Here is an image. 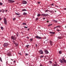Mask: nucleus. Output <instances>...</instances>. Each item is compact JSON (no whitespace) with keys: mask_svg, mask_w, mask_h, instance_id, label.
<instances>
[{"mask_svg":"<svg viewBox=\"0 0 66 66\" xmlns=\"http://www.w3.org/2000/svg\"><path fill=\"white\" fill-rule=\"evenodd\" d=\"M59 61L62 64V63H66V60L65 59V58L63 57L62 59L61 60L60 59L59 60Z\"/></svg>","mask_w":66,"mask_h":66,"instance_id":"1","label":"nucleus"},{"mask_svg":"<svg viewBox=\"0 0 66 66\" xmlns=\"http://www.w3.org/2000/svg\"><path fill=\"white\" fill-rule=\"evenodd\" d=\"M11 38L12 39H13V40H16V36L15 35L12 36L11 37Z\"/></svg>","mask_w":66,"mask_h":66,"instance_id":"2","label":"nucleus"},{"mask_svg":"<svg viewBox=\"0 0 66 66\" xmlns=\"http://www.w3.org/2000/svg\"><path fill=\"white\" fill-rule=\"evenodd\" d=\"M4 24H5V25L7 24V21L6 19L5 18H4Z\"/></svg>","mask_w":66,"mask_h":66,"instance_id":"3","label":"nucleus"},{"mask_svg":"<svg viewBox=\"0 0 66 66\" xmlns=\"http://www.w3.org/2000/svg\"><path fill=\"white\" fill-rule=\"evenodd\" d=\"M22 3L23 4H25L27 3V2L25 1H23L22 2Z\"/></svg>","mask_w":66,"mask_h":66,"instance_id":"4","label":"nucleus"},{"mask_svg":"<svg viewBox=\"0 0 66 66\" xmlns=\"http://www.w3.org/2000/svg\"><path fill=\"white\" fill-rule=\"evenodd\" d=\"M42 15H43V16L44 17H46L48 16H49V15L48 14H42Z\"/></svg>","mask_w":66,"mask_h":66,"instance_id":"5","label":"nucleus"},{"mask_svg":"<svg viewBox=\"0 0 66 66\" xmlns=\"http://www.w3.org/2000/svg\"><path fill=\"white\" fill-rule=\"evenodd\" d=\"M50 43L51 46H52V45H53V42L51 40L50 41Z\"/></svg>","mask_w":66,"mask_h":66,"instance_id":"6","label":"nucleus"},{"mask_svg":"<svg viewBox=\"0 0 66 66\" xmlns=\"http://www.w3.org/2000/svg\"><path fill=\"white\" fill-rule=\"evenodd\" d=\"M9 44L7 43H5L4 44V46L5 47H6L8 46Z\"/></svg>","mask_w":66,"mask_h":66,"instance_id":"7","label":"nucleus"},{"mask_svg":"<svg viewBox=\"0 0 66 66\" xmlns=\"http://www.w3.org/2000/svg\"><path fill=\"white\" fill-rule=\"evenodd\" d=\"M55 64H54V66H60L58 64H57L56 62H55Z\"/></svg>","mask_w":66,"mask_h":66,"instance_id":"8","label":"nucleus"},{"mask_svg":"<svg viewBox=\"0 0 66 66\" xmlns=\"http://www.w3.org/2000/svg\"><path fill=\"white\" fill-rule=\"evenodd\" d=\"M36 38H38V39H42V37L39 36H35Z\"/></svg>","mask_w":66,"mask_h":66,"instance_id":"9","label":"nucleus"},{"mask_svg":"<svg viewBox=\"0 0 66 66\" xmlns=\"http://www.w3.org/2000/svg\"><path fill=\"white\" fill-rule=\"evenodd\" d=\"M8 1L11 3H14V2H15V1H12V0H8Z\"/></svg>","mask_w":66,"mask_h":66,"instance_id":"10","label":"nucleus"},{"mask_svg":"<svg viewBox=\"0 0 66 66\" xmlns=\"http://www.w3.org/2000/svg\"><path fill=\"white\" fill-rule=\"evenodd\" d=\"M39 52L41 54H43V51L42 50H40L39 51Z\"/></svg>","mask_w":66,"mask_h":66,"instance_id":"11","label":"nucleus"},{"mask_svg":"<svg viewBox=\"0 0 66 66\" xmlns=\"http://www.w3.org/2000/svg\"><path fill=\"white\" fill-rule=\"evenodd\" d=\"M45 52L46 54H48L49 53V52L47 50H45Z\"/></svg>","mask_w":66,"mask_h":66,"instance_id":"12","label":"nucleus"},{"mask_svg":"<svg viewBox=\"0 0 66 66\" xmlns=\"http://www.w3.org/2000/svg\"><path fill=\"white\" fill-rule=\"evenodd\" d=\"M50 34H52L53 35H54V34H55V32L50 31Z\"/></svg>","mask_w":66,"mask_h":66,"instance_id":"13","label":"nucleus"},{"mask_svg":"<svg viewBox=\"0 0 66 66\" xmlns=\"http://www.w3.org/2000/svg\"><path fill=\"white\" fill-rule=\"evenodd\" d=\"M58 38H59V39H62V36H59L58 37Z\"/></svg>","mask_w":66,"mask_h":66,"instance_id":"14","label":"nucleus"},{"mask_svg":"<svg viewBox=\"0 0 66 66\" xmlns=\"http://www.w3.org/2000/svg\"><path fill=\"white\" fill-rule=\"evenodd\" d=\"M23 15H27V13L25 12H24L23 13Z\"/></svg>","mask_w":66,"mask_h":66,"instance_id":"15","label":"nucleus"},{"mask_svg":"<svg viewBox=\"0 0 66 66\" xmlns=\"http://www.w3.org/2000/svg\"><path fill=\"white\" fill-rule=\"evenodd\" d=\"M22 25H25V26H26L27 25V23H22Z\"/></svg>","mask_w":66,"mask_h":66,"instance_id":"16","label":"nucleus"},{"mask_svg":"<svg viewBox=\"0 0 66 66\" xmlns=\"http://www.w3.org/2000/svg\"><path fill=\"white\" fill-rule=\"evenodd\" d=\"M30 46V45H27L26 46V47L27 48H29V46Z\"/></svg>","mask_w":66,"mask_h":66,"instance_id":"17","label":"nucleus"},{"mask_svg":"<svg viewBox=\"0 0 66 66\" xmlns=\"http://www.w3.org/2000/svg\"><path fill=\"white\" fill-rule=\"evenodd\" d=\"M22 11H23H23H27V10L26 9H22Z\"/></svg>","mask_w":66,"mask_h":66,"instance_id":"18","label":"nucleus"},{"mask_svg":"<svg viewBox=\"0 0 66 66\" xmlns=\"http://www.w3.org/2000/svg\"><path fill=\"white\" fill-rule=\"evenodd\" d=\"M14 44H15V45H16V46H18V44L17 43L15 42Z\"/></svg>","mask_w":66,"mask_h":66,"instance_id":"19","label":"nucleus"},{"mask_svg":"<svg viewBox=\"0 0 66 66\" xmlns=\"http://www.w3.org/2000/svg\"><path fill=\"white\" fill-rule=\"evenodd\" d=\"M44 57V55H41L40 56V58H42V57Z\"/></svg>","mask_w":66,"mask_h":66,"instance_id":"20","label":"nucleus"},{"mask_svg":"<svg viewBox=\"0 0 66 66\" xmlns=\"http://www.w3.org/2000/svg\"><path fill=\"white\" fill-rule=\"evenodd\" d=\"M15 14L16 15H20V14L18 13H15Z\"/></svg>","mask_w":66,"mask_h":66,"instance_id":"21","label":"nucleus"},{"mask_svg":"<svg viewBox=\"0 0 66 66\" xmlns=\"http://www.w3.org/2000/svg\"><path fill=\"white\" fill-rule=\"evenodd\" d=\"M0 61L1 62H2V58H1V57H0Z\"/></svg>","mask_w":66,"mask_h":66,"instance_id":"22","label":"nucleus"},{"mask_svg":"<svg viewBox=\"0 0 66 66\" xmlns=\"http://www.w3.org/2000/svg\"><path fill=\"white\" fill-rule=\"evenodd\" d=\"M40 16V14H38L37 15V16L38 17H39V16Z\"/></svg>","mask_w":66,"mask_h":66,"instance_id":"23","label":"nucleus"},{"mask_svg":"<svg viewBox=\"0 0 66 66\" xmlns=\"http://www.w3.org/2000/svg\"><path fill=\"white\" fill-rule=\"evenodd\" d=\"M52 24H49V25L48 26V27H50V26H52Z\"/></svg>","mask_w":66,"mask_h":66,"instance_id":"24","label":"nucleus"},{"mask_svg":"<svg viewBox=\"0 0 66 66\" xmlns=\"http://www.w3.org/2000/svg\"><path fill=\"white\" fill-rule=\"evenodd\" d=\"M30 41L31 42H32V41H33V39H32V38L30 39Z\"/></svg>","mask_w":66,"mask_h":66,"instance_id":"25","label":"nucleus"},{"mask_svg":"<svg viewBox=\"0 0 66 66\" xmlns=\"http://www.w3.org/2000/svg\"><path fill=\"white\" fill-rule=\"evenodd\" d=\"M59 53L60 54H62V51H59Z\"/></svg>","mask_w":66,"mask_h":66,"instance_id":"26","label":"nucleus"},{"mask_svg":"<svg viewBox=\"0 0 66 66\" xmlns=\"http://www.w3.org/2000/svg\"><path fill=\"white\" fill-rule=\"evenodd\" d=\"M3 4L2 3L0 2V5H2Z\"/></svg>","mask_w":66,"mask_h":66,"instance_id":"27","label":"nucleus"},{"mask_svg":"<svg viewBox=\"0 0 66 66\" xmlns=\"http://www.w3.org/2000/svg\"><path fill=\"white\" fill-rule=\"evenodd\" d=\"M38 20V18H37L36 19V21H37V20Z\"/></svg>","mask_w":66,"mask_h":66,"instance_id":"28","label":"nucleus"},{"mask_svg":"<svg viewBox=\"0 0 66 66\" xmlns=\"http://www.w3.org/2000/svg\"><path fill=\"white\" fill-rule=\"evenodd\" d=\"M2 13H4V10H3V9H2Z\"/></svg>","mask_w":66,"mask_h":66,"instance_id":"29","label":"nucleus"},{"mask_svg":"<svg viewBox=\"0 0 66 66\" xmlns=\"http://www.w3.org/2000/svg\"><path fill=\"white\" fill-rule=\"evenodd\" d=\"M56 28H61V27L60 26H56Z\"/></svg>","mask_w":66,"mask_h":66,"instance_id":"30","label":"nucleus"},{"mask_svg":"<svg viewBox=\"0 0 66 66\" xmlns=\"http://www.w3.org/2000/svg\"><path fill=\"white\" fill-rule=\"evenodd\" d=\"M19 34V33H18V32H17V34H16V35H17V36H18Z\"/></svg>","mask_w":66,"mask_h":66,"instance_id":"31","label":"nucleus"},{"mask_svg":"<svg viewBox=\"0 0 66 66\" xmlns=\"http://www.w3.org/2000/svg\"><path fill=\"white\" fill-rule=\"evenodd\" d=\"M1 29H2V30H3L4 29L3 27H1Z\"/></svg>","mask_w":66,"mask_h":66,"instance_id":"32","label":"nucleus"},{"mask_svg":"<svg viewBox=\"0 0 66 66\" xmlns=\"http://www.w3.org/2000/svg\"><path fill=\"white\" fill-rule=\"evenodd\" d=\"M26 54H25V55H26V56H27V55H28V54L27 53H25Z\"/></svg>","mask_w":66,"mask_h":66,"instance_id":"33","label":"nucleus"},{"mask_svg":"<svg viewBox=\"0 0 66 66\" xmlns=\"http://www.w3.org/2000/svg\"><path fill=\"white\" fill-rule=\"evenodd\" d=\"M24 28H26V29H28V27L25 26L24 27Z\"/></svg>","mask_w":66,"mask_h":66,"instance_id":"34","label":"nucleus"},{"mask_svg":"<svg viewBox=\"0 0 66 66\" xmlns=\"http://www.w3.org/2000/svg\"><path fill=\"white\" fill-rule=\"evenodd\" d=\"M57 31L58 32H59V31H61V30H59V29H57Z\"/></svg>","mask_w":66,"mask_h":66,"instance_id":"35","label":"nucleus"},{"mask_svg":"<svg viewBox=\"0 0 66 66\" xmlns=\"http://www.w3.org/2000/svg\"><path fill=\"white\" fill-rule=\"evenodd\" d=\"M12 42L13 43H14V44L15 43V42L14 41V40H13L12 41Z\"/></svg>","mask_w":66,"mask_h":66,"instance_id":"36","label":"nucleus"},{"mask_svg":"<svg viewBox=\"0 0 66 66\" xmlns=\"http://www.w3.org/2000/svg\"><path fill=\"white\" fill-rule=\"evenodd\" d=\"M50 64L52 63V61H50Z\"/></svg>","mask_w":66,"mask_h":66,"instance_id":"37","label":"nucleus"},{"mask_svg":"<svg viewBox=\"0 0 66 66\" xmlns=\"http://www.w3.org/2000/svg\"><path fill=\"white\" fill-rule=\"evenodd\" d=\"M45 12H48V11L47 10H45Z\"/></svg>","mask_w":66,"mask_h":66,"instance_id":"38","label":"nucleus"},{"mask_svg":"<svg viewBox=\"0 0 66 66\" xmlns=\"http://www.w3.org/2000/svg\"><path fill=\"white\" fill-rule=\"evenodd\" d=\"M55 22H56V23H57V21H55Z\"/></svg>","mask_w":66,"mask_h":66,"instance_id":"39","label":"nucleus"},{"mask_svg":"<svg viewBox=\"0 0 66 66\" xmlns=\"http://www.w3.org/2000/svg\"><path fill=\"white\" fill-rule=\"evenodd\" d=\"M35 45H36V47H37V44H36Z\"/></svg>","mask_w":66,"mask_h":66,"instance_id":"40","label":"nucleus"},{"mask_svg":"<svg viewBox=\"0 0 66 66\" xmlns=\"http://www.w3.org/2000/svg\"><path fill=\"white\" fill-rule=\"evenodd\" d=\"M43 20H45V18H43Z\"/></svg>","mask_w":66,"mask_h":66,"instance_id":"41","label":"nucleus"},{"mask_svg":"<svg viewBox=\"0 0 66 66\" xmlns=\"http://www.w3.org/2000/svg\"><path fill=\"white\" fill-rule=\"evenodd\" d=\"M15 19H16L15 18H14L13 19V20H15Z\"/></svg>","mask_w":66,"mask_h":66,"instance_id":"42","label":"nucleus"},{"mask_svg":"<svg viewBox=\"0 0 66 66\" xmlns=\"http://www.w3.org/2000/svg\"><path fill=\"white\" fill-rule=\"evenodd\" d=\"M37 3H38V4H40V2H38Z\"/></svg>","mask_w":66,"mask_h":66,"instance_id":"43","label":"nucleus"},{"mask_svg":"<svg viewBox=\"0 0 66 66\" xmlns=\"http://www.w3.org/2000/svg\"><path fill=\"white\" fill-rule=\"evenodd\" d=\"M51 5L53 6V5H54V4H51Z\"/></svg>","mask_w":66,"mask_h":66,"instance_id":"44","label":"nucleus"},{"mask_svg":"<svg viewBox=\"0 0 66 66\" xmlns=\"http://www.w3.org/2000/svg\"><path fill=\"white\" fill-rule=\"evenodd\" d=\"M14 63H15V62H16V60H14L13 61Z\"/></svg>","mask_w":66,"mask_h":66,"instance_id":"45","label":"nucleus"},{"mask_svg":"<svg viewBox=\"0 0 66 66\" xmlns=\"http://www.w3.org/2000/svg\"><path fill=\"white\" fill-rule=\"evenodd\" d=\"M40 66H43V65H42V64H40Z\"/></svg>","mask_w":66,"mask_h":66,"instance_id":"46","label":"nucleus"},{"mask_svg":"<svg viewBox=\"0 0 66 66\" xmlns=\"http://www.w3.org/2000/svg\"><path fill=\"white\" fill-rule=\"evenodd\" d=\"M27 39H28V38H29V37H27Z\"/></svg>","mask_w":66,"mask_h":66,"instance_id":"47","label":"nucleus"},{"mask_svg":"<svg viewBox=\"0 0 66 66\" xmlns=\"http://www.w3.org/2000/svg\"><path fill=\"white\" fill-rule=\"evenodd\" d=\"M2 12V10H1L0 11V12Z\"/></svg>","mask_w":66,"mask_h":66,"instance_id":"48","label":"nucleus"},{"mask_svg":"<svg viewBox=\"0 0 66 66\" xmlns=\"http://www.w3.org/2000/svg\"><path fill=\"white\" fill-rule=\"evenodd\" d=\"M56 27H55L54 28V29H55V28H56Z\"/></svg>","mask_w":66,"mask_h":66,"instance_id":"49","label":"nucleus"},{"mask_svg":"<svg viewBox=\"0 0 66 66\" xmlns=\"http://www.w3.org/2000/svg\"><path fill=\"white\" fill-rule=\"evenodd\" d=\"M47 22H49V21H47Z\"/></svg>","mask_w":66,"mask_h":66,"instance_id":"50","label":"nucleus"},{"mask_svg":"<svg viewBox=\"0 0 66 66\" xmlns=\"http://www.w3.org/2000/svg\"><path fill=\"white\" fill-rule=\"evenodd\" d=\"M29 30H30V29H27V30H28V31H29Z\"/></svg>","mask_w":66,"mask_h":66,"instance_id":"51","label":"nucleus"},{"mask_svg":"<svg viewBox=\"0 0 66 66\" xmlns=\"http://www.w3.org/2000/svg\"><path fill=\"white\" fill-rule=\"evenodd\" d=\"M64 9L65 10H66V8H65Z\"/></svg>","mask_w":66,"mask_h":66,"instance_id":"52","label":"nucleus"},{"mask_svg":"<svg viewBox=\"0 0 66 66\" xmlns=\"http://www.w3.org/2000/svg\"><path fill=\"white\" fill-rule=\"evenodd\" d=\"M44 44H45V41H44Z\"/></svg>","mask_w":66,"mask_h":66,"instance_id":"53","label":"nucleus"},{"mask_svg":"<svg viewBox=\"0 0 66 66\" xmlns=\"http://www.w3.org/2000/svg\"><path fill=\"white\" fill-rule=\"evenodd\" d=\"M1 20V18H0V20Z\"/></svg>","mask_w":66,"mask_h":66,"instance_id":"54","label":"nucleus"},{"mask_svg":"<svg viewBox=\"0 0 66 66\" xmlns=\"http://www.w3.org/2000/svg\"><path fill=\"white\" fill-rule=\"evenodd\" d=\"M55 11V12H56V11Z\"/></svg>","mask_w":66,"mask_h":66,"instance_id":"55","label":"nucleus"},{"mask_svg":"<svg viewBox=\"0 0 66 66\" xmlns=\"http://www.w3.org/2000/svg\"><path fill=\"white\" fill-rule=\"evenodd\" d=\"M45 43H46V44H47V42H45Z\"/></svg>","mask_w":66,"mask_h":66,"instance_id":"56","label":"nucleus"},{"mask_svg":"<svg viewBox=\"0 0 66 66\" xmlns=\"http://www.w3.org/2000/svg\"><path fill=\"white\" fill-rule=\"evenodd\" d=\"M6 12H7V10H6Z\"/></svg>","mask_w":66,"mask_h":66,"instance_id":"57","label":"nucleus"},{"mask_svg":"<svg viewBox=\"0 0 66 66\" xmlns=\"http://www.w3.org/2000/svg\"><path fill=\"white\" fill-rule=\"evenodd\" d=\"M65 28H66V26L65 27Z\"/></svg>","mask_w":66,"mask_h":66,"instance_id":"58","label":"nucleus"},{"mask_svg":"<svg viewBox=\"0 0 66 66\" xmlns=\"http://www.w3.org/2000/svg\"><path fill=\"white\" fill-rule=\"evenodd\" d=\"M20 55H21V54H20Z\"/></svg>","mask_w":66,"mask_h":66,"instance_id":"59","label":"nucleus"},{"mask_svg":"<svg viewBox=\"0 0 66 66\" xmlns=\"http://www.w3.org/2000/svg\"><path fill=\"white\" fill-rule=\"evenodd\" d=\"M46 41H47V40H46Z\"/></svg>","mask_w":66,"mask_h":66,"instance_id":"60","label":"nucleus"},{"mask_svg":"<svg viewBox=\"0 0 66 66\" xmlns=\"http://www.w3.org/2000/svg\"><path fill=\"white\" fill-rule=\"evenodd\" d=\"M47 43H48V41H47Z\"/></svg>","mask_w":66,"mask_h":66,"instance_id":"61","label":"nucleus"}]
</instances>
